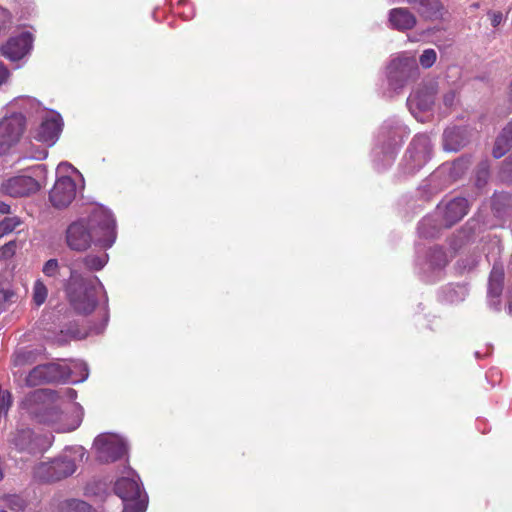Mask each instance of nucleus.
<instances>
[{
    "instance_id": "nucleus-42",
    "label": "nucleus",
    "mask_w": 512,
    "mask_h": 512,
    "mask_svg": "<svg viewBox=\"0 0 512 512\" xmlns=\"http://www.w3.org/2000/svg\"><path fill=\"white\" fill-rule=\"evenodd\" d=\"M409 75H403L401 77V85L408 79Z\"/></svg>"
},
{
    "instance_id": "nucleus-9",
    "label": "nucleus",
    "mask_w": 512,
    "mask_h": 512,
    "mask_svg": "<svg viewBox=\"0 0 512 512\" xmlns=\"http://www.w3.org/2000/svg\"><path fill=\"white\" fill-rule=\"evenodd\" d=\"M437 93V84L429 83L420 86L413 94L407 99L409 110L419 122H424L419 113L428 112L431 110L435 102V95Z\"/></svg>"
},
{
    "instance_id": "nucleus-40",
    "label": "nucleus",
    "mask_w": 512,
    "mask_h": 512,
    "mask_svg": "<svg viewBox=\"0 0 512 512\" xmlns=\"http://www.w3.org/2000/svg\"><path fill=\"white\" fill-rule=\"evenodd\" d=\"M397 76L395 75V73L393 71H390L389 73V79L390 81H394L396 80Z\"/></svg>"
},
{
    "instance_id": "nucleus-21",
    "label": "nucleus",
    "mask_w": 512,
    "mask_h": 512,
    "mask_svg": "<svg viewBox=\"0 0 512 512\" xmlns=\"http://www.w3.org/2000/svg\"><path fill=\"white\" fill-rule=\"evenodd\" d=\"M512 146V130H504L503 133L497 137L493 155L495 158L502 157Z\"/></svg>"
},
{
    "instance_id": "nucleus-6",
    "label": "nucleus",
    "mask_w": 512,
    "mask_h": 512,
    "mask_svg": "<svg viewBox=\"0 0 512 512\" xmlns=\"http://www.w3.org/2000/svg\"><path fill=\"white\" fill-rule=\"evenodd\" d=\"M98 459L102 462H112L127 452L125 441L115 434H101L94 441Z\"/></svg>"
},
{
    "instance_id": "nucleus-15",
    "label": "nucleus",
    "mask_w": 512,
    "mask_h": 512,
    "mask_svg": "<svg viewBox=\"0 0 512 512\" xmlns=\"http://www.w3.org/2000/svg\"><path fill=\"white\" fill-rule=\"evenodd\" d=\"M421 17L429 20L440 19L444 7L440 0H406Z\"/></svg>"
},
{
    "instance_id": "nucleus-39",
    "label": "nucleus",
    "mask_w": 512,
    "mask_h": 512,
    "mask_svg": "<svg viewBox=\"0 0 512 512\" xmlns=\"http://www.w3.org/2000/svg\"><path fill=\"white\" fill-rule=\"evenodd\" d=\"M9 146H10L9 143L1 144V146H0V153L4 152Z\"/></svg>"
},
{
    "instance_id": "nucleus-10",
    "label": "nucleus",
    "mask_w": 512,
    "mask_h": 512,
    "mask_svg": "<svg viewBox=\"0 0 512 512\" xmlns=\"http://www.w3.org/2000/svg\"><path fill=\"white\" fill-rule=\"evenodd\" d=\"M76 196V184L69 176H59L50 191L49 199L56 208L67 207Z\"/></svg>"
},
{
    "instance_id": "nucleus-33",
    "label": "nucleus",
    "mask_w": 512,
    "mask_h": 512,
    "mask_svg": "<svg viewBox=\"0 0 512 512\" xmlns=\"http://www.w3.org/2000/svg\"><path fill=\"white\" fill-rule=\"evenodd\" d=\"M488 15L491 21V25L495 28L499 26L503 21V14L500 11H492L489 12Z\"/></svg>"
},
{
    "instance_id": "nucleus-43",
    "label": "nucleus",
    "mask_w": 512,
    "mask_h": 512,
    "mask_svg": "<svg viewBox=\"0 0 512 512\" xmlns=\"http://www.w3.org/2000/svg\"><path fill=\"white\" fill-rule=\"evenodd\" d=\"M7 132H9V130H6V129L0 130V137H4Z\"/></svg>"
},
{
    "instance_id": "nucleus-25",
    "label": "nucleus",
    "mask_w": 512,
    "mask_h": 512,
    "mask_svg": "<svg viewBox=\"0 0 512 512\" xmlns=\"http://www.w3.org/2000/svg\"><path fill=\"white\" fill-rule=\"evenodd\" d=\"M48 289L41 279H37L33 285L32 298L37 306H41L47 298Z\"/></svg>"
},
{
    "instance_id": "nucleus-11",
    "label": "nucleus",
    "mask_w": 512,
    "mask_h": 512,
    "mask_svg": "<svg viewBox=\"0 0 512 512\" xmlns=\"http://www.w3.org/2000/svg\"><path fill=\"white\" fill-rule=\"evenodd\" d=\"M38 190V182L26 175L11 177L1 184V192L11 197L29 196Z\"/></svg>"
},
{
    "instance_id": "nucleus-22",
    "label": "nucleus",
    "mask_w": 512,
    "mask_h": 512,
    "mask_svg": "<svg viewBox=\"0 0 512 512\" xmlns=\"http://www.w3.org/2000/svg\"><path fill=\"white\" fill-rule=\"evenodd\" d=\"M60 512H97L90 504L78 499L65 501Z\"/></svg>"
},
{
    "instance_id": "nucleus-31",
    "label": "nucleus",
    "mask_w": 512,
    "mask_h": 512,
    "mask_svg": "<svg viewBox=\"0 0 512 512\" xmlns=\"http://www.w3.org/2000/svg\"><path fill=\"white\" fill-rule=\"evenodd\" d=\"M437 54L434 49H426L419 58V63L423 68H430L435 63Z\"/></svg>"
},
{
    "instance_id": "nucleus-47",
    "label": "nucleus",
    "mask_w": 512,
    "mask_h": 512,
    "mask_svg": "<svg viewBox=\"0 0 512 512\" xmlns=\"http://www.w3.org/2000/svg\"><path fill=\"white\" fill-rule=\"evenodd\" d=\"M509 128H512V122L510 123V126H509Z\"/></svg>"
},
{
    "instance_id": "nucleus-41",
    "label": "nucleus",
    "mask_w": 512,
    "mask_h": 512,
    "mask_svg": "<svg viewBox=\"0 0 512 512\" xmlns=\"http://www.w3.org/2000/svg\"><path fill=\"white\" fill-rule=\"evenodd\" d=\"M481 174H482L483 180H485V178L487 177V169L483 168V170L481 171Z\"/></svg>"
},
{
    "instance_id": "nucleus-20",
    "label": "nucleus",
    "mask_w": 512,
    "mask_h": 512,
    "mask_svg": "<svg viewBox=\"0 0 512 512\" xmlns=\"http://www.w3.org/2000/svg\"><path fill=\"white\" fill-rule=\"evenodd\" d=\"M60 130H30V137L44 147L53 146L59 139Z\"/></svg>"
},
{
    "instance_id": "nucleus-38",
    "label": "nucleus",
    "mask_w": 512,
    "mask_h": 512,
    "mask_svg": "<svg viewBox=\"0 0 512 512\" xmlns=\"http://www.w3.org/2000/svg\"><path fill=\"white\" fill-rule=\"evenodd\" d=\"M65 393L70 399H74L76 397V392L72 389H65Z\"/></svg>"
},
{
    "instance_id": "nucleus-29",
    "label": "nucleus",
    "mask_w": 512,
    "mask_h": 512,
    "mask_svg": "<svg viewBox=\"0 0 512 512\" xmlns=\"http://www.w3.org/2000/svg\"><path fill=\"white\" fill-rule=\"evenodd\" d=\"M20 225L18 217H6L0 222V238L12 232L17 226Z\"/></svg>"
},
{
    "instance_id": "nucleus-37",
    "label": "nucleus",
    "mask_w": 512,
    "mask_h": 512,
    "mask_svg": "<svg viewBox=\"0 0 512 512\" xmlns=\"http://www.w3.org/2000/svg\"><path fill=\"white\" fill-rule=\"evenodd\" d=\"M428 221H429V219H424V220L421 222L420 226H419V231H420V233H421L423 236H430V235H431L430 233H428L427 231H425V230H424V226H425L426 222H428Z\"/></svg>"
},
{
    "instance_id": "nucleus-26",
    "label": "nucleus",
    "mask_w": 512,
    "mask_h": 512,
    "mask_svg": "<svg viewBox=\"0 0 512 512\" xmlns=\"http://www.w3.org/2000/svg\"><path fill=\"white\" fill-rule=\"evenodd\" d=\"M447 262L446 254L442 249H434L429 256V265L433 269L440 270Z\"/></svg>"
},
{
    "instance_id": "nucleus-36",
    "label": "nucleus",
    "mask_w": 512,
    "mask_h": 512,
    "mask_svg": "<svg viewBox=\"0 0 512 512\" xmlns=\"http://www.w3.org/2000/svg\"><path fill=\"white\" fill-rule=\"evenodd\" d=\"M10 212V205L0 201V213L1 214H8Z\"/></svg>"
},
{
    "instance_id": "nucleus-7",
    "label": "nucleus",
    "mask_w": 512,
    "mask_h": 512,
    "mask_svg": "<svg viewBox=\"0 0 512 512\" xmlns=\"http://www.w3.org/2000/svg\"><path fill=\"white\" fill-rule=\"evenodd\" d=\"M67 371V368L56 363L38 365L29 372L25 381L28 386H38L52 382H64L69 378Z\"/></svg>"
},
{
    "instance_id": "nucleus-44",
    "label": "nucleus",
    "mask_w": 512,
    "mask_h": 512,
    "mask_svg": "<svg viewBox=\"0 0 512 512\" xmlns=\"http://www.w3.org/2000/svg\"><path fill=\"white\" fill-rule=\"evenodd\" d=\"M401 64H402V63H401L400 61H399V62H397V63H396V62H394V63H393V66H394L395 68H399V66H400Z\"/></svg>"
},
{
    "instance_id": "nucleus-28",
    "label": "nucleus",
    "mask_w": 512,
    "mask_h": 512,
    "mask_svg": "<svg viewBox=\"0 0 512 512\" xmlns=\"http://www.w3.org/2000/svg\"><path fill=\"white\" fill-rule=\"evenodd\" d=\"M43 274L48 278H57L60 273V266L57 259H49L42 268Z\"/></svg>"
},
{
    "instance_id": "nucleus-16",
    "label": "nucleus",
    "mask_w": 512,
    "mask_h": 512,
    "mask_svg": "<svg viewBox=\"0 0 512 512\" xmlns=\"http://www.w3.org/2000/svg\"><path fill=\"white\" fill-rule=\"evenodd\" d=\"M108 262V254L87 255L84 258L76 260L72 263L71 269H78L82 273L100 271Z\"/></svg>"
},
{
    "instance_id": "nucleus-24",
    "label": "nucleus",
    "mask_w": 512,
    "mask_h": 512,
    "mask_svg": "<svg viewBox=\"0 0 512 512\" xmlns=\"http://www.w3.org/2000/svg\"><path fill=\"white\" fill-rule=\"evenodd\" d=\"M63 125L62 116L54 110H48L42 119L40 128H62Z\"/></svg>"
},
{
    "instance_id": "nucleus-3",
    "label": "nucleus",
    "mask_w": 512,
    "mask_h": 512,
    "mask_svg": "<svg viewBox=\"0 0 512 512\" xmlns=\"http://www.w3.org/2000/svg\"><path fill=\"white\" fill-rule=\"evenodd\" d=\"M103 285L97 276L71 269L66 284V294L70 305L81 314L91 313L97 305V294Z\"/></svg>"
},
{
    "instance_id": "nucleus-8",
    "label": "nucleus",
    "mask_w": 512,
    "mask_h": 512,
    "mask_svg": "<svg viewBox=\"0 0 512 512\" xmlns=\"http://www.w3.org/2000/svg\"><path fill=\"white\" fill-rule=\"evenodd\" d=\"M52 436H34L30 429L17 431L10 439L19 452L37 453L47 450L52 443Z\"/></svg>"
},
{
    "instance_id": "nucleus-5",
    "label": "nucleus",
    "mask_w": 512,
    "mask_h": 512,
    "mask_svg": "<svg viewBox=\"0 0 512 512\" xmlns=\"http://www.w3.org/2000/svg\"><path fill=\"white\" fill-rule=\"evenodd\" d=\"M115 492L123 500V512H145L147 501L142 493L138 475L131 469L115 483Z\"/></svg>"
},
{
    "instance_id": "nucleus-19",
    "label": "nucleus",
    "mask_w": 512,
    "mask_h": 512,
    "mask_svg": "<svg viewBox=\"0 0 512 512\" xmlns=\"http://www.w3.org/2000/svg\"><path fill=\"white\" fill-rule=\"evenodd\" d=\"M503 279V267L494 265L489 277V295L498 297L501 294Z\"/></svg>"
},
{
    "instance_id": "nucleus-30",
    "label": "nucleus",
    "mask_w": 512,
    "mask_h": 512,
    "mask_svg": "<svg viewBox=\"0 0 512 512\" xmlns=\"http://www.w3.org/2000/svg\"><path fill=\"white\" fill-rule=\"evenodd\" d=\"M13 361L16 366L32 363L34 361V353L30 350H20L14 355Z\"/></svg>"
},
{
    "instance_id": "nucleus-35",
    "label": "nucleus",
    "mask_w": 512,
    "mask_h": 512,
    "mask_svg": "<svg viewBox=\"0 0 512 512\" xmlns=\"http://www.w3.org/2000/svg\"><path fill=\"white\" fill-rule=\"evenodd\" d=\"M9 76V71L3 63L0 62V85L6 81Z\"/></svg>"
},
{
    "instance_id": "nucleus-45",
    "label": "nucleus",
    "mask_w": 512,
    "mask_h": 512,
    "mask_svg": "<svg viewBox=\"0 0 512 512\" xmlns=\"http://www.w3.org/2000/svg\"><path fill=\"white\" fill-rule=\"evenodd\" d=\"M510 97L512 98V81H511V85H510Z\"/></svg>"
},
{
    "instance_id": "nucleus-2",
    "label": "nucleus",
    "mask_w": 512,
    "mask_h": 512,
    "mask_svg": "<svg viewBox=\"0 0 512 512\" xmlns=\"http://www.w3.org/2000/svg\"><path fill=\"white\" fill-rule=\"evenodd\" d=\"M23 405L40 422L51 425L58 432L72 431L79 425L78 420L72 424L63 422V399L52 390L40 389L32 392L26 397Z\"/></svg>"
},
{
    "instance_id": "nucleus-12",
    "label": "nucleus",
    "mask_w": 512,
    "mask_h": 512,
    "mask_svg": "<svg viewBox=\"0 0 512 512\" xmlns=\"http://www.w3.org/2000/svg\"><path fill=\"white\" fill-rule=\"evenodd\" d=\"M32 45V37L28 32L21 33L18 36L10 38L6 44L1 47L2 55L12 61L23 58Z\"/></svg>"
},
{
    "instance_id": "nucleus-17",
    "label": "nucleus",
    "mask_w": 512,
    "mask_h": 512,
    "mask_svg": "<svg viewBox=\"0 0 512 512\" xmlns=\"http://www.w3.org/2000/svg\"><path fill=\"white\" fill-rule=\"evenodd\" d=\"M444 149L447 151H458L466 144L464 130H444Z\"/></svg>"
},
{
    "instance_id": "nucleus-14",
    "label": "nucleus",
    "mask_w": 512,
    "mask_h": 512,
    "mask_svg": "<svg viewBox=\"0 0 512 512\" xmlns=\"http://www.w3.org/2000/svg\"><path fill=\"white\" fill-rule=\"evenodd\" d=\"M388 21L391 28L401 32L411 30L417 24L416 16L406 7L391 9L389 11Z\"/></svg>"
},
{
    "instance_id": "nucleus-1",
    "label": "nucleus",
    "mask_w": 512,
    "mask_h": 512,
    "mask_svg": "<svg viewBox=\"0 0 512 512\" xmlns=\"http://www.w3.org/2000/svg\"><path fill=\"white\" fill-rule=\"evenodd\" d=\"M115 238V220L103 207L94 208L88 218L72 222L66 230V243L77 252L86 251L92 243L109 248Z\"/></svg>"
},
{
    "instance_id": "nucleus-34",
    "label": "nucleus",
    "mask_w": 512,
    "mask_h": 512,
    "mask_svg": "<svg viewBox=\"0 0 512 512\" xmlns=\"http://www.w3.org/2000/svg\"><path fill=\"white\" fill-rule=\"evenodd\" d=\"M69 170L71 171H75L74 167L69 164V163H66V162H63V163H60L57 167V173L58 174H61V173H66L68 172Z\"/></svg>"
},
{
    "instance_id": "nucleus-32",
    "label": "nucleus",
    "mask_w": 512,
    "mask_h": 512,
    "mask_svg": "<svg viewBox=\"0 0 512 512\" xmlns=\"http://www.w3.org/2000/svg\"><path fill=\"white\" fill-rule=\"evenodd\" d=\"M458 94L455 90H450L443 96V103L445 107L451 109L458 103Z\"/></svg>"
},
{
    "instance_id": "nucleus-23",
    "label": "nucleus",
    "mask_w": 512,
    "mask_h": 512,
    "mask_svg": "<svg viewBox=\"0 0 512 512\" xmlns=\"http://www.w3.org/2000/svg\"><path fill=\"white\" fill-rule=\"evenodd\" d=\"M26 124V117L20 112H15L3 118L0 128H25Z\"/></svg>"
},
{
    "instance_id": "nucleus-4",
    "label": "nucleus",
    "mask_w": 512,
    "mask_h": 512,
    "mask_svg": "<svg viewBox=\"0 0 512 512\" xmlns=\"http://www.w3.org/2000/svg\"><path fill=\"white\" fill-rule=\"evenodd\" d=\"M82 447L66 448L58 457L50 462H41L34 468V475L40 480L55 482L71 476L82 461Z\"/></svg>"
},
{
    "instance_id": "nucleus-46",
    "label": "nucleus",
    "mask_w": 512,
    "mask_h": 512,
    "mask_svg": "<svg viewBox=\"0 0 512 512\" xmlns=\"http://www.w3.org/2000/svg\"><path fill=\"white\" fill-rule=\"evenodd\" d=\"M0 512H7V511H6V510H4V509H0Z\"/></svg>"
},
{
    "instance_id": "nucleus-18",
    "label": "nucleus",
    "mask_w": 512,
    "mask_h": 512,
    "mask_svg": "<svg viewBox=\"0 0 512 512\" xmlns=\"http://www.w3.org/2000/svg\"><path fill=\"white\" fill-rule=\"evenodd\" d=\"M62 367L67 368L69 374V378L64 382L79 383L88 378V367L83 361H74L71 365H62Z\"/></svg>"
},
{
    "instance_id": "nucleus-13",
    "label": "nucleus",
    "mask_w": 512,
    "mask_h": 512,
    "mask_svg": "<svg viewBox=\"0 0 512 512\" xmlns=\"http://www.w3.org/2000/svg\"><path fill=\"white\" fill-rule=\"evenodd\" d=\"M468 211V202L465 198H455L443 206H438V214L443 217V225L452 226L461 220Z\"/></svg>"
},
{
    "instance_id": "nucleus-27",
    "label": "nucleus",
    "mask_w": 512,
    "mask_h": 512,
    "mask_svg": "<svg viewBox=\"0 0 512 512\" xmlns=\"http://www.w3.org/2000/svg\"><path fill=\"white\" fill-rule=\"evenodd\" d=\"M2 501L6 507L15 512L22 511L25 507L24 500L17 495L4 496Z\"/></svg>"
}]
</instances>
